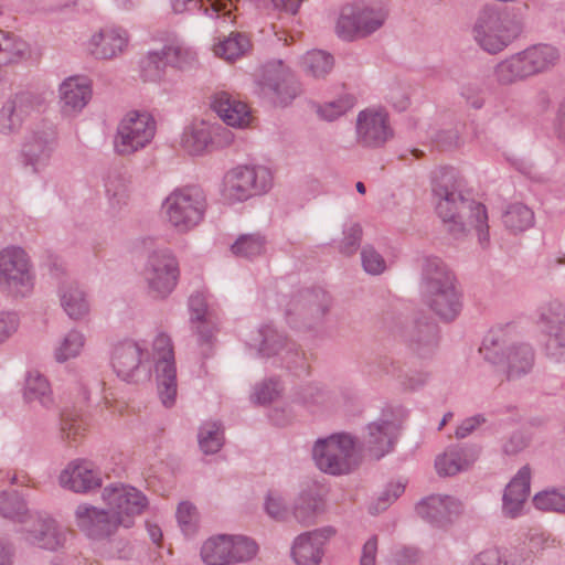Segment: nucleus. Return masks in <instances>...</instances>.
I'll use <instances>...</instances> for the list:
<instances>
[{
  "label": "nucleus",
  "instance_id": "5",
  "mask_svg": "<svg viewBox=\"0 0 565 565\" xmlns=\"http://www.w3.org/2000/svg\"><path fill=\"white\" fill-rule=\"evenodd\" d=\"M312 457L321 471L333 476L350 473L360 463L356 440L347 433L318 439L312 448Z\"/></svg>",
  "mask_w": 565,
  "mask_h": 565
},
{
  "label": "nucleus",
  "instance_id": "46",
  "mask_svg": "<svg viewBox=\"0 0 565 565\" xmlns=\"http://www.w3.org/2000/svg\"><path fill=\"white\" fill-rule=\"evenodd\" d=\"M199 446L206 454L217 452L224 444V430L220 422H205L200 427Z\"/></svg>",
  "mask_w": 565,
  "mask_h": 565
},
{
  "label": "nucleus",
  "instance_id": "57",
  "mask_svg": "<svg viewBox=\"0 0 565 565\" xmlns=\"http://www.w3.org/2000/svg\"><path fill=\"white\" fill-rule=\"evenodd\" d=\"M285 366L296 374L307 371V362L305 353L300 350L299 345L294 341L287 344L286 350L280 355Z\"/></svg>",
  "mask_w": 565,
  "mask_h": 565
},
{
  "label": "nucleus",
  "instance_id": "1",
  "mask_svg": "<svg viewBox=\"0 0 565 565\" xmlns=\"http://www.w3.org/2000/svg\"><path fill=\"white\" fill-rule=\"evenodd\" d=\"M461 179L451 169H443L433 181L436 212L447 225V231L459 238L469 228H475L482 247L489 244L487 209L483 204L462 194Z\"/></svg>",
  "mask_w": 565,
  "mask_h": 565
},
{
  "label": "nucleus",
  "instance_id": "19",
  "mask_svg": "<svg viewBox=\"0 0 565 565\" xmlns=\"http://www.w3.org/2000/svg\"><path fill=\"white\" fill-rule=\"evenodd\" d=\"M265 94H271L276 103L289 104L299 93V86L290 70L281 61L264 66L259 82Z\"/></svg>",
  "mask_w": 565,
  "mask_h": 565
},
{
  "label": "nucleus",
  "instance_id": "21",
  "mask_svg": "<svg viewBox=\"0 0 565 565\" xmlns=\"http://www.w3.org/2000/svg\"><path fill=\"white\" fill-rule=\"evenodd\" d=\"M58 482L64 489L86 493L102 487V473L92 461L76 459L61 471Z\"/></svg>",
  "mask_w": 565,
  "mask_h": 565
},
{
  "label": "nucleus",
  "instance_id": "50",
  "mask_svg": "<svg viewBox=\"0 0 565 565\" xmlns=\"http://www.w3.org/2000/svg\"><path fill=\"white\" fill-rule=\"evenodd\" d=\"M533 503L539 510L565 514V487L548 488L537 492Z\"/></svg>",
  "mask_w": 565,
  "mask_h": 565
},
{
  "label": "nucleus",
  "instance_id": "60",
  "mask_svg": "<svg viewBox=\"0 0 565 565\" xmlns=\"http://www.w3.org/2000/svg\"><path fill=\"white\" fill-rule=\"evenodd\" d=\"M361 260L367 274L380 275L386 269L385 259L373 246L367 245L362 248Z\"/></svg>",
  "mask_w": 565,
  "mask_h": 565
},
{
  "label": "nucleus",
  "instance_id": "27",
  "mask_svg": "<svg viewBox=\"0 0 565 565\" xmlns=\"http://www.w3.org/2000/svg\"><path fill=\"white\" fill-rule=\"evenodd\" d=\"M331 534L333 530L326 529L322 532L315 531L299 535L291 550L297 565H318L323 555V544Z\"/></svg>",
  "mask_w": 565,
  "mask_h": 565
},
{
  "label": "nucleus",
  "instance_id": "7",
  "mask_svg": "<svg viewBox=\"0 0 565 565\" xmlns=\"http://www.w3.org/2000/svg\"><path fill=\"white\" fill-rule=\"evenodd\" d=\"M386 18L381 4L348 3L340 10L335 33L345 41L365 38L377 31Z\"/></svg>",
  "mask_w": 565,
  "mask_h": 565
},
{
  "label": "nucleus",
  "instance_id": "23",
  "mask_svg": "<svg viewBox=\"0 0 565 565\" xmlns=\"http://www.w3.org/2000/svg\"><path fill=\"white\" fill-rule=\"evenodd\" d=\"M531 468L525 465L507 484L502 498V512L507 518L515 519L521 515L530 495Z\"/></svg>",
  "mask_w": 565,
  "mask_h": 565
},
{
  "label": "nucleus",
  "instance_id": "3",
  "mask_svg": "<svg viewBox=\"0 0 565 565\" xmlns=\"http://www.w3.org/2000/svg\"><path fill=\"white\" fill-rule=\"evenodd\" d=\"M523 23L513 12L495 4L482 7L472 28L478 45L490 54L509 46L522 32Z\"/></svg>",
  "mask_w": 565,
  "mask_h": 565
},
{
  "label": "nucleus",
  "instance_id": "16",
  "mask_svg": "<svg viewBox=\"0 0 565 565\" xmlns=\"http://www.w3.org/2000/svg\"><path fill=\"white\" fill-rule=\"evenodd\" d=\"M394 136L388 114L382 109L366 108L358 114L355 141L362 148L377 149Z\"/></svg>",
  "mask_w": 565,
  "mask_h": 565
},
{
  "label": "nucleus",
  "instance_id": "55",
  "mask_svg": "<svg viewBox=\"0 0 565 565\" xmlns=\"http://www.w3.org/2000/svg\"><path fill=\"white\" fill-rule=\"evenodd\" d=\"M296 399L308 408H315L327 404L330 395L317 384H307L297 392Z\"/></svg>",
  "mask_w": 565,
  "mask_h": 565
},
{
  "label": "nucleus",
  "instance_id": "15",
  "mask_svg": "<svg viewBox=\"0 0 565 565\" xmlns=\"http://www.w3.org/2000/svg\"><path fill=\"white\" fill-rule=\"evenodd\" d=\"M157 353L156 373L158 394L166 407H171L177 397V370L171 339L159 334L153 341Z\"/></svg>",
  "mask_w": 565,
  "mask_h": 565
},
{
  "label": "nucleus",
  "instance_id": "26",
  "mask_svg": "<svg viewBox=\"0 0 565 565\" xmlns=\"http://www.w3.org/2000/svg\"><path fill=\"white\" fill-rule=\"evenodd\" d=\"M127 43L128 36L125 30L104 28L92 35L87 50L96 58L110 60L122 53Z\"/></svg>",
  "mask_w": 565,
  "mask_h": 565
},
{
  "label": "nucleus",
  "instance_id": "47",
  "mask_svg": "<svg viewBox=\"0 0 565 565\" xmlns=\"http://www.w3.org/2000/svg\"><path fill=\"white\" fill-rule=\"evenodd\" d=\"M28 54V44L21 39L0 30V65L15 63Z\"/></svg>",
  "mask_w": 565,
  "mask_h": 565
},
{
  "label": "nucleus",
  "instance_id": "56",
  "mask_svg": "<svg viewBox=\"0 0 565 565\" xmlns=\"http://www.w3.org/2000/svg\"><path fill=\"white\" fill-rule=\"evenodd\" d=\"M106 192L115 206H121L127 203L128 200V181L120 174L110 175L106 182Z\"/></svg>",
  "mask_w": 565,
  "mask_h": 565
},
{
  "label": "nucleus",
  "instance_id": "33",
  "mask_svg": "<svg viewBox=\"0 0 565 565\" xmlns=\"http://www.w3.org/2000/svg\"><path fill=\"white\" fill-rule=\"evenodd\" d=\"M90 96V84L85 77H68L60 86L61 105L65 114L82 110Z\"/></svg>",
  "mask_w": 565,
  "mask_h": 565
},
{
  "label": "nucleus",
  "instance_id": "54",
  "mask_svg": "<svg viewBox=\"0 0 565 565\" xmlns=\"http://www.w3.org/2000/svg\"><path fill=\"white\" fill-rule=\"evenodd\" d=\"M85 343L84 335L77 330H71L54 351L55 360L60 363L76 358Z\"/></svg>",
  "mask_w": 565,
  "mask_h": 565
},
{
  "label": "nucleus",
  "instance_id": "40",
  "mask_svg": "<svg viewBox=\"0 0 565 565\" xmlns=\"http://www.w3.org/2000/svg\"><path fill=\"white\" fill-rule=\"evenodd\" d=\"M23 396L26 403L39 402L46 408L53 404L51 386L46 377L38 371L28 373Z\"/></svg>",
  "mask_w": 565,
  "mask_h": 565
},
{
  "label": "nucleus",
  "instance_id": "49",
  "mask_svg": "<svg viewBox=\"0 0 565 565\" xmlns=\"http://www.w3.org/2000/svg\"><path fill=\"white\" fill-rule=\"evenodd\" d=\"M174 13L185 11H203L211 18L217 17L226 8L223 0H170Z\"/></svg>",
  "mask_w": 565,
  "mask_h": 565
},
{
  "label": "nucleus",
  "instance_id": "17",
  "mask_svg": "<svg viewBox=\"0 0 565 565\" xmlns=\"http://www.w3.org/2000/svg\"><path fill=\"white\" fill-rule=\"evenodd\" d=\"M78 529L92 540H103L113 535L119 525L129 527L125 519L115 518L111 511L98 509L89 504H79L75 510Z\"/></svg>",
  "mask_w": 565,
  "mask_h": 565
},
{
  "label": "nucleus",
  "instance_id": "11",
  "mask_svg": "<svg viewBox=\"0 0 565 565\" xmlns=\"http://www.w3.org/2000/svg\"><path fill=\"white\" fill-rule=\"evenodd\" d=\"M179 275L178 260L170 250L159 249L149 255L143 276L151 297L167 298L175 288Z\"/></svg>",
  "mask_w": 565,
  "mask_h": 565
},
{
  "label": "nucleus",
  "instance_id": "29",
  "mask_svg": "<svg viewBox=\"0 0 565 565\" xmlns=\"http://www.w3.org/2000/svg\"><path fill=\"white\" fill-rule=\"evenodd\" d=\"M416 512L427 522L441 526L460 512V503L449 495H430L416 505Z\"/></svg>",
  "mask_w": 565,
  "mask_h": 565
},
{
  "label": "nucleus",
  "instance_id": "8",
  "mask_svg": "<svg viewBox=\"0 0 565 565\" xmlns=\"http://www.w3.org/2000/svg\"><path fill=\"white\" fill-rule=\"evenodd\" d=\"M330 307L331 297L323 289H301L287 303V322L294 328L311 329L323 321Z\"/></svg>",
  "mask_w": 565,
  "mask_h": 565
},
{
  "label": "nucleus",
  "instance_id": "63",
  "mask_svg": "<svg viewBox=\"0 0 565 565\" xmlns=\"http://www.w3.org/2000/svg\"><path fill=\"white\" fill-rule=\"evenodd\" d=\"M344 238L340 246V252L344 255H352L356 252L361 243L362 227L360 224H352L344 230Z\"/></svg>",
  "mask_w": 565,
  "mask_h": 565
},
{
  "label": "nucleus",
  "instance_id": "53",
  "mask_svg": "<svg viewBox=\"0 0 565 565\" xmlns=\"http://www.w3.org/2000/svg\"><path fill=\"white\" fill-rule=\"evenodd\" d=\"M139 66L143 82L158 83L164 77L167 64L160 51L149 52L140 60Z\"/></svg>",
  "mask_w": 565,
  "mask_h": 565
},
{
  "label": "nucleus",
  "instance_id": "61",
  "mask_svg": "<svg viewBox=\"0 0 565 565\" xmlns=\"http://www.w3.org/2000/svg\"><path fill=\"white\" fill-rule=\"evenodd\" d=\"M177 520L184 534L193 533L198 522L196 508L190 502H181L177 510Z\"/></svg>",
  "mask_w": 565,
  "mask_h": 565
},
{
  "label": "nucleus",
  "instance_id": "59",
  "mask_svg": "<svg viewBox=\"0 0 565 565\" xmlns=\"http://www.w3.org/2000/svg\"><path fill=\"white\" fill-rule=\"evenodd\" d=\"M354 105V98L351 96H345L339 98L338 100L330 102L324 106H321L318 110L321 118L333 121L338 119L340 116L344 115L349 109H351Z\"/></svg>",
  "mask_w": 565,
  "mask_h": 565
},
{
  "label": "nucleus",
  "instance_id": "28",
  "mask_svg": "<svg viewBox=\"0 0 565 565\" xmlns=\"http://www.w3.org/2000/svg\"><path fill=\"white\" fill-rule=\"evenodd\" d=\"M142 361V349L132 341L118 343L113 351L111 366L126 382L137 381Z\"/></svg>",
  "mask_w": 565,
  "mask_h": 565
},
{
  "label": "nucleus",
  "instance_id": "41",
  "mask_svg": "<svg viewBox=\"0 0 565 565\" xmlns=\"http://www.w3.org/2000/svg\"><path fill=\"white\" fill-rule=\"evenodd\" d=\"M267 243V237L259 232L242 234L233 243L231 250L237 257L253 259L266 253Z\"/></svg>",
  "mask_w": 565,
  "mask_h": 565
},
{
  "label": "nucleus",
  "instance_id": "30",
  "mask_svg": "<svg viewBox=\"0 0 565 565\" xmlns=\"http://www.w3.org/2000/svg\"><path fill=\"white\" fill-rule=\"evenodd\" d=\"M479 452L477 446H451L436 458V470L439 476H455L471 467Z\"/></svg>",
  "mask_w": 565,
  "mask_h": 565
},
{
  "label": "nucleus",
  "instance_id": "43",
  "mask_svg": "<svg viewBox=\"0 0 565 565\" xmlns=\"http://www.w3.org/2000/svg\"><path fill=\"white\" fill-rule=\"evenodd\" d=\"M250 47L248 38L242 33H231L227 38L216 43L214 54L225 61L232 62L243 56Z\"/></svg>",
  "mask_w": 565,
  "mask_h": 565
},
{
  "label": "nucleus",
  "instance_id": "52",
  "mask_svg": "<svg viewBox=\"0 0 565 565\" xmlns=\"http://www.w3.org/2000/svg\"><path fill=\"white\" fill-rule=\"evenodd\" d=\"M160 53L163 56L167 66L178 68L190 66L196 57L194 51L180 42H173L171 44L164 45Z\"/></svg>",
  "mask_w": 565,
  "mask_h": 565
},
{
  "label": "nucleus",
  "instance_id": "39",
  "mask_svg": "<svg viewBox=\"0 0 565 565\" xmlns=\"http://www.w3.org/2000/svg\"><path fill=\"white\" fill-rule=\"evenodd\" d=\"M502 222L511 233H522L534 225V213L521 202L511 203L502 213Z\"/></svg>",
  "mask_w": 565,
  "mask_h": 565
},
{
  "label": "nucleus",
  "instance_id": "42",
  "mask_svg": "<svg viewBox=\"0 0 565 565\" xmlns=\"http://www.w3.org/2000/svg\"><path fill=\"white\" fill-rule=\"evenodd\" d=\"M258 353L264 358L281 355L286 350L287 344L292 342L273 326L262 327L258 331Z\"/></svg>",
  "mask_w": 565,
  "mask_h": 565
},
{
  "label": "nucleus",
  "instance_id": "6",
  "mask_svg": "<svg viewBox=\"0 0 565 565\" xmlns=\"http://www.w3.org/2000/svg\"><path fill=\"white\" fill-rule=\"evenodd\" d=\"M162 209L171 226L184 233L202 221L206 199L204 192L198 186L179 188L166 198Z\"/></svg>",
  "mask_w": 565,
  "mask_h": 565
},
{
  "label": "nucleus",
  "instance_id": "34",
  "mask_svg": "<svg viewBox=\"0 0 565 565\" xmlns=\"http://www.w3.org/2000/svg\"><path fill=\"white\" fill-rule=\"evenodd\" d=\"M189 308L191 311V323L199 337L200 343H211L214 328L207 318L205 296L201 292L193 294L189 299Z\"/></svg>",
  "mask_w": 565,
  "mask_h": 565
},
{
  "label": "nucleus",
  "instance_id": "48",
  "mask_svg": "<svg viewBox=\"0 0 565 565\" xmlns=\"http://www.w3.org/2000/svg\"><path fill=\"white\" fill-rule=\"evenodd\" d=\"M333 56L321 50L307 52L302 57V66L307 74L312 77H324L333 67Z\"/></svg>",
  "mask_w": 565,
  "mask_h": 565
},
{
  "label": "nucleus",
  "instance_id": "18",
  "mask_svg": "<svg viewBox=\"0 0 565 565\" xmlns=\"http://www.w3.org/2000/svg\"><path fill=\"white\" fill-rule=\"evenodd\" d=\"M103 500L115 518L125 519L141 514L148 507L146 495L138 489L121 483L107 486L103 490Z\"/></svg>",
  "mask_w": 565,
  "mask_h": 565
},
{
  "label": "nucleus",
  "instance_id": "44",
  "mask_svg": "<svg viewBox=\"0 0 565 565\" xmlns=\"http://www.w3.org/2000/svg\"><path fill=\"white\" fill-rule=\"evenodd\" d=\"M226 534L209 539L201 547V557L207 565H230Z\"/></svg>",
  "mask_w": 565,
  "mask_h": 565
},
{
  "label": "nucleus",
  "instance_id": "38",
  "mask_svg": "<svg viewBox=\"0 0 565 565\" xmlns=\"http://www.w3.org/2000/svg\"><path fill=\"white\" fill-rule=\"evenodd\" d=\"M493 77L502 86L512 85L530 77L520 52L499 62L493 68Z\"/></svg>",
  "mask_w": 565,
  "mask_h": 565
},
{
  "label": "nucleus",
  "instance_id": "14",
  "mask_svg": "<svg viewBox=\"0 0 565 565\" xmlns=\"http://www.w3.org/2000/svg\"><path fill=\"white\" fill-rule=\"evenodd\" d=\"M156 121L148 113L131 111L119 124L115 148L119 154H131L145 148L154 137Z\"/></svg>",
  "mask_w": 565,
  "mask_h": 565
},
{
  "label": "nucleus",
  "instance_id": "32",
  "mask_svg": "<svg viewBox=\"0 0 565 565\" xmlns=\"http://www.w3.org/2000/svg\"><path fill=\"white\" fill-rule=\"evenodd\" d=\"M32 108V96L29 93L18 94L8 100L0 110V132L10 135L19 131Z\"/></svg>",
  "mask_w": 565,
  "mask_h": 565
},
{
  "label": "nucleus",
  "instance_id": "62",
  "mask_svg": "<svg viewBox=\"0 0 565 565\" xmlns=\"http://www.w3.org/2000/svg\"><path fill=\"white\" fill-rule=\"evenodd\" d=\"M469 565H515L498 548H489L478 553Z\"/></svg>",
  "mask_w": 565,
  "mask_h": 565
},
{
  "label": "nucleus",
  "instance_id": "24",
  "mask_svg": "<svg viewBox=\"0 0 565 565\" xmlns=\"http://www.w3.org/2000/svg\"><path fill=\"white\" fill-rule=\"evenodd\" d=\"M405 337L409 349L419 358L430 356L438 347V327L426 316L415 319Z\"/></svg>",
  "mask_w": 565,
  "mask_h": 565
},
{
  "label": "nucleus",
  "instance_id": "35",
  "mask_svg": "<svg viewBox=\"0 0 565 565\" xmlns=\"http://www.w3.org/2000/svg\"><path fill=\"white\" fill-rule=\"evenodd\" d=\"M58 292L61 306L71 319L79 320L88 315L89 303L86 295L76 282H64Z\"/></svg>",
  "mask_w": 565,
  "mask_h": 565
},
{
  "label": "nucleus",
  "instance_id": "2",
  "mask_svg": "<svg viewBox=\"0 0 565 565\" xmlns=\"http://www.w3.org/2000/svg\"><path fill=\"white\" fill-rule=\"evenodd\" d=\"M418 262L423 302L440 319L452 321L461 309L452 270L437 256H423Z\"/></svg>",
  "mask_w": 565,
  "mask_h": 565
},
{
  "label": "nucleus",
  "instance_id": "12",
  "mask_svg": "<svg viewBox=\"0 0 565 565\" xmlns=\"http://www.w3.org/2000/svg\"><path fill=\"white\" fill-rule=\"evenodd\" d=\"M234 135L221 121H200L186 127L181 137V147L191 156L202 154L214 148L232 143Z\"/></svg>",
  "mask_w": 565,
  "mask_h": 565
},
{
  "label": "nucleus",
  "instance_id": "4",
  "mask_svg": "<svg viewBox=\"0 0 565 565\" xmlns=\"http://www.w3.org/2000/svg\"><path fill=\"white\" fill-rule=\"evenodd\" d=\"M479 351L488 362L504 367L508 380L527 374L534 365L532 347L527 343H510L502 329L489 331Z\"/></svg>",
  "mask_w": 565,
  "mask_h": 565
},
{
  "label": "nucleus",
  "instance_id": "31",
  "mask_svg": "<svg viewBox=\"0 0 565 565\" xmlns=\"http://www.w3.org/2000/svg\"><path fill=\"white\" fill-rule=\"evenodd\" d=\"M211 107L227 128L228 126L245 127L250 121V113L247 105L233 98L226 92L216 93L213 96Z\"/></svg>",
  "mask_w": 565,
  "mask_h": 565
},
{
  "label": "nucleus",
  "instance_id": "64",
  "mask_svg": "<svg viewBox=\"0 0 565 565\" xmlns=\"http://www.w3.org/2000/svg\"><path fill=\"white\" fill-rule=\"evenodd\" d=\"M279 394V383L276 380H268L255 387L254 398L259 404L273 402Z\"/></svg>",
  "mask_w": 565,
  "mask_h": 565
},
{
  "label": "nucleus",
  "instance_id": "9",
  "mask_svg": "<svg viewBox=\"0 0 565 565\" xmlns=\"http://www.w3.org/2000/svg\"><path fill=\"white\" fill-rule=\"evenodd\" d=\"M273 184V175L263 166H239L224 177L223 195L231 202L246 201L266 193Z\"/></svg>",
  "mask_w": 565,
  "mask_h": 565
},
{
  "label": "nucleus",
  "instance_id": "51",
  "mask_svg": "<svg viewBox=\"0 0 565 565\" xmlns=\"http://www.w3.org/2000/svg\"><path fill=\"white\" fill-rule=\"evenodd\" d=\"M26 504L17 491L0 492V515L18 522H26Z\"/></svg>",
  "mask_w": 565,
  "mask_h": 565
},
{
  "label": "nucleus",
  "instance_id": "25",
  "mask_svg": "<svg viewBox=\"0 0 565 565\" xmlns=\"http://www.w3.org/2000/svg\"><path fill=\"white\" fill-rule=\"evenodd\" d=\"M24 530L30 543L50 551L63 546L66 540L65 532L50 516L36 515Z\"/></svg>",
  "mask_w": 565,
  "mask_h": 565
},
{
  "label": "nucleus",
  "instance_id": "13",
  "mask_svg": "<svg viewBox=\"0 0 565 565\" xmlns=\"http://www.w3.org/2000/svg\"><path fill=\"white\" fill-rule=\"evenodd\" d=\"M540 322L546 337L545 356L554 363L565 362V303L550 300L540 308Z\"/></svg>",
  "mask_w": 565,
  "mask_h": 565
},
{
  "label": "nucleus",
  "instance_id": "37",
  "mask_svg": "<svg viewBox=\"0 0 565 565\" xmlns=\"http://www.w3.org/2000/svg\"><path fill=\"white\" fill-rule=\"evenodd\" d=\"M323 508V501L318 492L315 489H306L295 500L292 512L299 523L309 526L316 522Z\"/></svg>",
  "mask_w": 565,
  "mask_h": 565
},
{
  "label": "nucleus",
  "instance_id": "22",
  "mask_svg": "<svg viewBox=\"0 0 565 565\" xmlns=\"http://www.w3.org/2000/svg\"><path fill=\"white\" fill-rule=\"evenodd\" d=\"M56 134L52 127L33 130L22 146V157L34 172L45 167L55 148Z\"/></svg>",
  "mask_w": 565,
  "mask_h": 565
},
{
  "label": "nucleus",
  "instance_id": "58",
  "mask_svg": "<svg viewBox=\"0 0 565 565\" xmlns=\"http://www.w3.org/2000/svg\"><path fill=\"white\" fill-rule=\"evenodd\" d=\"M403 483H390L387 488L377 497V499L369 507L371 514H379L385 511L401 494L404 492Z\"/></svg>",
  "mask_w": 565,
  "mask_h": 565
},
{
  "label": "nucleus",
  "instance_id": "20",
  "mask_svg": "<svg viewBox=\"0 0 565 565\" xmlns=\"http://www.w3.org/2000/svg\"><path fill=\"white\" fill-rule=\"evenodd\" d=\"M401 427L390 416L383 415L370 423L362 437V447L375 459L384 457L392 451Z\"/></svg>",
  "mask_w": 565,
  "mask_h": 565
},
{
  "label": "nucleus",
  "instance_id": "10",
  "mask_svg": "<svg viewBox=\"0 0 565 565\" xmlns=\"http://www.w3.org/2000/svg\"><path fill=\"white\" fill-rule=\"evenodd\" d=\"M34 287V274L26 253L20 247L0 252V288L14 296L25 297Z\"/></svg>",
  "mask_w": 565,
  "mask_h": 565
},
{
  "label": "nucleus",
  "instance_id": "36",
  "mask_svg": "<svg viewBox=\"0 0 565 565\" xmlns=\"http://www.w3.org/2000/svg\"><path fill=\"white\" fill-rule=\"evenodd\" d=\"M530 76L552 67L559 57L558 51L547 44L527 47L520 52Z\"/></svg>",
  "mask_w": 565,
  "mask_h": 565
},
{
  "label": "nucleus",
  "instance_id": "45",
  "mask_svg": "<svg viewBox=\"0 0 565 565\" xmlns=\"http://www.w3.org/2000/svg\"><path fill=\"white\" fill-rule=\"evenodd\" d=\"M230 550V565L252 561L258 553L257 543L243 535H227Z\"/></svg>",
  "mask_w": 565,
  "mask_h": 565
}]
</instances>
